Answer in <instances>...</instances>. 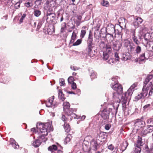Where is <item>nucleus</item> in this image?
Returning a JSON list of instances; mask_svg holds the SVG:
<instances>
[{"instance_id":"nucleus-33","label":"nucleus","mask_w":153,"mask_h":153,"mask_svg":"<svg viewBox=\"0 0 153 153\" xmlns=\"http://www.w3.org/2000/svg\"><path fill=\"white\" fill-rule=\"evenodd\" d=\"M140 61L143 62L146 59V58L145 56V53H142L139 57Z\"/></svg>"},{"instance_id":"nucleus-37","label":"nucleus","mask_w":153,"mask_h":153,"mask_svg":"<svg viewBox=\"0 0 153 153\" xmlns=\"http://www.w3.org/2000/svg\"><path fill=\"white\" fill-rule=\"evenodd\" d=\"M136 53L137 54L139 53L141 51V47L137 45L135 50Z\"/></svg>"},{"instance_id":"nucleus-62","label":"nucleus","mask_w":153,"mask_h":153,"mask_svg":"<svg viewBox=\"0 0 153 153\" xmlns=\"http://www.w3.org/2000/svg\"><path fill=\"white\" fill-rule=\"evenodd\" d=\"M75 23H76V25L77 26H79L81 22L80 21L77 20V21H76V22H75Z\"/></svg>"},{"instance_id":"nucleus-54","label":"nucleus","mask_w":153,"mask_h":153,"mask_svg":"<svg viewBox=\"0 0 153 153\" xmlns=\"http://www.w3.org/2000/svg\"><path fill=\"white\" fill-rule=\"evenodd\" d=\"M133 42L137 45H138L140 44L139 41L138 40L137 38L133 40Z\"/></svg>"},{"instance_id":"nucleus-34","label":"nucleus","mask_w":153,"mask_h":153,"mask_svg":"<svg viewBox=\"0 0 153 153\" xmlns=\"http://www.w3.org/2000/svg\"><path fill=\"white\" fill-rule=\"evenodd\" d=\"M101 4L104 6L108 7L109 6V3L108 1L103 0L101 2Z\"/></svg>"},{"instance_id":"nucleus-48","label":"nucleus","mask_w":153,"mask_h":153,"mask_svg":"<svg viewBox=\"0 0 153 153\" xmlns=\"http://www.w3.org/2000/svg\"><path fill=\"white\" fill-rule=\"evenodd\" d=\"M61 119L65 123H66L67 119L66 117L65 116V115H62Z\"/></svg>"},{"instance_id":"nucleus-35","label":"nucleus","mask_w":153,"mask_h":153,"mask_svg":"<svg viewBox=\"0 0 153 153\" xmlns=\"http://www.w3.org/2000/svg\"><path fill=\"white\" fill-rule=\"evenodd\" d=\"M82 40L81 39H78L75 42H74L73 46H77L81 44Z\"/></svg>"},{"instance_id":"nucleus-17","label":"nucleus","mask_w":153,"mask_h":153,"mask_svg":"<svg viewBox=\"0 0 153 153\" xmlns=\"http://www.w3.org/2000/svg\"><path fill=\"white\" fill-rule=\"evenodd\" d=\"M142 138L141 137L138 136L137 143L134 144V146L136 147H140L142 146Z\"/></svg>"},{"instance_id":"nucleus-28","label":"nucleus","mask_w":153,"mask_h":153,"mask_svg":"<svg viewBox=\"0 0 153 153\" xmlns=\"http://www.w3.org/2000/svg\"><path fill=\"white\" fill-rule=\"evenodd\" d=\"M64 129L65 131L67 132H69L71 130L69 125L67 123H64Z\"/></svg>"},{"instance_id":"nucleus-64","label":"nucleus","mask_w":153,"mask_h":153,"mask_svg":"<svg viewBox=\"0 0 153 153\" xmlns=\"http://www.w3.org/2000/svg\"><path fill=\"white\" fill-rule=\"evenodd\" d=\"M77 19L79 20L78 21H81L82 19V17L81 16H77Z\"/></svg>"},{"instance_id":"nucleus-50","label":"nucleus","mask_w":153,"mask_h":153,"mask_svg":"<svg viewBox=\"0 0 153 153\" xmlns=\"http://www.w3.org/2000/svg\"><path fill=\"white\" fill-rule=\"evenodd\" d=\"M108 148L111 151H113L114 149V146L111 144L109 145L108 147Z\"/></svg>"},{"instance_id":"nucleus-22","label":"nucleus","mask_w":153,"mask_h":153,"mask_svg":"<svg viewBox=\"0 0 153 153\" xmlns=\"http://www.w3.org/2000/svg\"><path fill=\"white\" fill-rule=\"evenodd\" d=\"M33 5L32 1L31 0L27 1L25 4V6L27 7H30Z\"/></svg>"},{"instance_id":"nucleus-3","label":"nucleus","mask_w":153,"mask_h":153,"mask_svg":"<svg viewBox=\"0 0 153 153\" xmlns=\"http://www.w3.org/2000/svg\"><path fill=\"white\" fill-rule=\"evenodd\" d=\"M143 83V90H144V91H146L147 95L148 90H149V96L152 95L153 91V75H148L146 78Z\"/></svg>"},{"instance_id":"nucleus-30","label":"nucleus","mask_w":153,"mask_h":153,"mask_svg":"<svg viewBox=\"0 0 153 153\" xmlns=\"http://www.w3.org/2000/svg\"><path fill=\"white\" fill-rule=\"evenodd\" d=\"M33 14L35 16L38 17L41 15V12L39 10L36 9L34 10Z\"/></svg>"},{"instance_id":"nucleus-58","label":"nucleus","mask_w":153,"mask_h":153,"mask_svg":"<svg viewBox=\"0 0 153 153\" xmlns=\"http://www.w3.org/2000/svg\"><path fill=\"white\" fill-rule=\"evenodd\" d=\"M20 7V3L17 2L15 4V7L16 9H18Z\"/></svg>"},{"instance_id":"nucleus-57","label":"nucleus","mask_w":153,"mask_h":153,"mask_svg":"<svg viewBox=\"0 0 153 153\" xmlns=\"http://www.w3.org/2000/svg\"><path fill=\"white\" fill-rule=\"evenodd\" d=\"M42 25V22H39L37 25V29L39 30L40 28L41 27Z\"/></svg>"},{"instance_id":"nucleus-19","label":"nucleus","mask_w":153,"mask_h":153,"mask_svg":"<svg viewBox=\"0 0 153 153\" xmlns=\"http://www.w3.org/2000/svg\"><path fill=\"white\" fill-rule=\"evenodd\" d=\"M76 36L77 33H76L74 31L72 33L70 40V42L71 43H73L74 42L76 38Z\"/></svg>"},{"instance_id":"nucleus-38","label":"nucleus","mask_w":153,"mask_h":153,"mask_svg":"<svg viewBox=\"0 0 153 153\" xmlns=\"http://www.w3.org/2000/svg\"><path fill=\"white\" fill-rule=\"evenodd\" d=\"M86 31L85 30H82L81 31L80 37L81 38H83L84 37L86 33Z\"/></svg>"},{"instance_id":"nucleus-1","label":"nucleus","mask_w":153,"mask_h":153,"mask_svg":"<svg viewBox=\"0 0 153 153\" xmlns=\"http://www.w3.org/2000/svg\"><path fill=\"white\" fill-rule=\"evenodd\" d=\"M137 85V83H134L131 85L127 91L122 95L120 100V98L121 97L120 94H118L117 92H114L113 94L112 97L113 100L117 102H121L123 105V109L124 111H126V110L124 109V108L125 105L126 103L127 100H130L131 96L134 91V88L136 87Z\"/></svg>"},{"instance_id":"nucleus-60","label":"nucleus","mask_w":153,"mask_h":153,"mask_svg":"<svg viewBox=\"0 0 153 153\" xmlns=\"http://www.w3.org/2000/svg\"><path fill=\"white\" fill-rule=\"evenodd\" d=\"M71 68L72 70L74 71L78 69V68L77 67L74 66H71Z\"/></svg>"},{"instance_id":"nucleus-15","label":"nucleus","mask_w":153,"mask_h":153,"mask_svg":"<svg viewBox=\"0 0 153 153\" xmlns=\"http://www.w3.org/2000/svg\"><path fill=\"white\" fill-rule=\"evenodd\" d=\"M47 16V19L50 20L52 21H53L55 19L56 17L55 14L53 13H48Z\"/></svg>"},{"instance_id":"nucleus-49","label":"nucleus","mask_w":153,"mask_h":153,"mask_svg":"<svg viewBox=\"0 0 153 153\" xmlns=\"http://www.w3.org/2000/svg\"><path fill=\"white\" fill-rule=\"evenodd\" d=\"M74 80V78L72 76H70L68 79V81L70 83H71Z\"/></svg>"},{"instance_id":"nucleus-61","label":"nucleus","mask_w":153,"mask_h":153,"mask_svg":"<svg viewBox=\"0 0 153 153\" xmlns=\"http://www.w3.org/2000/svg\"><path fill=\"white\" fill-rule=\"evenodd\" d=\"M151 105L150 104H147L145 105L144 107L143 108L145 109L148 108Z\"/></svg>"},{"instance_id":"nucleus-59","label":"nucleus","mask_w":153,"mask_h":153,"mask_svg":"<svg viewBox=\"0 0 153 153\" xmlns=\"http://www.w3.org/2000/svg\"><path fill=\"white\" fill-rule=\"evenodd\" d=\"M15 142L16 141H15V140L13 138H10V144H13V143H15Z\"/></svg>"},{"instance_id":"nucleus-52","label":"nucleus","mask_w":153,"mask_h":153,"mask_svg":"<svg viewBox=\"0 0 153 153\" xmlns=\"http://www.w3.org/2000/svg\"><path fill=\"white\" fill-rule=\"evenodd\" d=\"M111 127V125L110 124H106L105 126V129L107 130H109L110 129Z\"/></svg>"},{"instance_id":"nucleus-6","label":"nucleus","mask_w":153,"mask_h":153,"mask_svg":"<svg viewBox=\"0 0 153 153\" xmlns=\"http://www.w3.org/2000/svg\"><path fill=\"white\" fill-rule=\"evenodd\" d=\"M115 37H116L117 36H118L119 37V40L115 41L112 42V46L113 49L117 51H119L121 48L122 46L121 43L120 41L122 40V34L121 33V32L119 31L118 33L117 34V35L115 34Z\"/></svg>"},{"instance_id":"nucleus-39","label":"nucleus","mask_w":153,"mask_h":153,"mask_svg":"<svg viewBox=\"0 0 153 153\" xmlns=\"http://www.w3.org/2000/svg\"><path fill=\"white\" fill-rule=\"evenodd\" d=\"M147 129L148 133L152 132L153 130V126H148Z\"/></svg>"},{"instance_id":"nucleus-47","label":"nucleus","mask_w":153,"mask_h":153,"mask_svg":"<svg viewBox=\"0 0 153 153\" xmlns=\"http://www.w3.org/2000/svg\"><path fill=\"white\" fill-rule=\"evenodd\" d=\"M146 122L148 124H153V118H150L147 120Z\"/></svg>"},{"instance_id":"nucleus-11","label":"nucleus","mask_w":153,"mask_h":153,"mask_svg":"<svg viewBox=\"0 0 153 153\" xmlns=\"http://www.w3.org/2000/svg\"><path fill=\"white\" fill-rule=\"evenodd\" d=\"M109 112L106 109H104L101 114L102 117L105 120L109 118Z\"/></svg>"},{"instance_id":"nucleus-2","label":"nucleus","mask_w":153,"mask_h":153,"mask_svg":"<svg viewBox=\"0 0 153 153\" xmlns=\"http://www.w3.org/2000/svg\"><path fill=\"white\" fill-rule=\"evenodd\" d=\"M36 128L40 131L41 136L39 137V139L45 142L47 139L45 138V136L48 134V132L52 131L53 130L51 124L49 123H45L44 124L42 123H38L36 125Z\"/></svg>"},{"instance_id":"nucleus-27","label":"nucleus","mask_w":153,"mask_h":153,"mask_svg":"<svg viewBox=\"0 0 153 153\" xmlns=\"http://www.w3.org/2000/svg\"><path fill=\"white\" fill-rule=\"evenodd\" d=\"M66 23L65 22H64L62 24L61 27V28L60 32L61 33H63L65 32V30L66 29Z\"/></svg>"},{"instance_id":"nucleus-45","label":"nucleus","mask_w":153,"mask_h":153,"mask_svg":"<svg viewBox=\"0 0 153 153\" xmlns=\"http://www.w3.org/2000/svg\"><path fill=\"white\" fill-rule=\"evenodd\" d=\"M13 147L15 149H18L19 148V146L16 142L15 143H13V144H11Z\"/></svg>"},{"instance_id":"nucleus-25","label":"nucleus","mask_w":153,"mask_h":153,"mask_svg":"<svg viewBox=\"0 0 153 153\" xmlns=\"http://www.w3.org/2000/svg\"><path fill=\"white\" fill-rule=\"evenodd\" d=\"M48 150L52 152H53L55 151L56 150L57 147L55 145H53L50 146L48 148Z\"/></svg>"},{"instance_id":"nucleus-20","label":"nucleus","mask_w":153,"mask_h":153,"mask_svg":"<svg viewBox=\"0 0 153 153\" xmlns=\"http://www.w3.org/2000/svg\"><path fill=\"white\" fill-rule=\"evenodd\" d=\"M63 108L64 111L67 109L70 108V105L69 102H64L63 104Z\"/></svg>"},{"instance_id":"nucleus-56","label":"nucleus","mask_w":153,"mask_h":153,"mask_svg":"<svg viewBox=\"0 0 153 153\" xmlns=\"http://www.w3.org/2000/svg\"><path fill=\"white\" fill-rule=\"evenodd\" d=\"M129 46V51L132 53L134 51V48L133 47L132 45H130Z\"/></svg>"},{"instance_id":"nucleus-8","label":"nucleus","mask_w":153,"mask_h":153,"mask_svg":"<svg viewBox=\"0 0 153 153\" xmlns=\"http://www.w3.org/2000/svg\"><path fill=\"white\" fill-rule=\"evenodd\" d=\"M54 99V96H52L48 99V101L46 103V106L48 107H53L54 108L56 106V104L53 102Z\"/></svg>"},{"instance_id":"nucleus-4","label":"nucleus","mask_w":153,"mask_h":153,"mask_svg":"<svg viewBox=\"0 0 153 153\" xmlns=\"http://www.w3.org/2000/svg\"><path fill=\"white\" fill-rule=\"evenodd\" d=\"M117 78V76H115L111 78V86L118 94H122L123 91V87L121 85L118 83Z\"/></svg>"},{"instance_id":"nucleus-29","label":"nucleus","mask_w":153,"mask_h":153,"mask_svg":"<svg viewBox=\"0 0 153 153\" xmlns=\"http://www.w3.org/2000/svg\"><path fill=\"white\" fill-rule=\"evenodd\" d=\"M123 43V45L126 48L130 45V42L128 39H124Z\"/></svg>"},{"instance_id":"nucleus-7","label":"nucleus","mask_w":153,"mask_h":153,"mask_svg":"<svg viewBox=\"0 0 153 153\" xmlns=\"http://www.w3.org/2000/svg\"><path fill=\"white\" fill-rule=\"evenodd\" d=\"M134 128L137 131L145 126V123L140 119H137L134 122Z\"/></svg>"},{"instance_id":"nucleus-46","label":"nucleus","mask_w":153,"mask_h":153,"mask_svg":"<svg viewBox=\"0 0 153 153\" xmlns=\"http://www.w3.org/2000/svg\"><path fill=\"white\" fill-rule=\"evenodd\" d=\"M26 12H25V13H24V14L22 16L21 18H20V19L19 20V21L20 22V23L22 22L23 19H24L26 17Z\"/></svg>"},{"instance_id":"nucleus-36","label":"nucleus","mask_w":153,"mask_h":153,"mask_svg":"<svg viewBox=\"0 0 153 153\" xmlns=\"http://www.w3.org/2000/svg\"><path fill=\"white\" fill-rule=\"evenodd\" d=\"M141 149L140 147H136L134 148L133 152L132 153H140Z\"/></svg>"},{"instance_id":"nucleus-14","label":"nucleus","mask_w":153,"mask_h":153,"mask_svg":"<svg viewBox=\"0 0 153 153\" xmlns=\"http://www.w3.org/2000/svg\"><path fill=\"white\" fill-rule=\"evenodd\" d=\"M105 134L104 132L100 131L97 132V135L96 137L97 139L98 140H102L105 138Z\"/></svg>"},{"instance_id":"nucleus-40","label":"nucleus","mask_w":153,"mask_h":153,"mask_svg":"<svg viewBox=\"0 0 153 153\" xmlns=\"http://www.w3.org/2000/svg\"><path fill=\"white\" fill-rule=\"evenodd\" d=\"M59 83L61 86H64L65 85V80L63 78L60 79H59Z\"/></svg>"},{"instance_id":"nucleus-26","label":"nucleus","mask_w":153,"mask_h":153,"mask_svg":"<svg viewBox=\"0 0 153 153\" xmlns=\"http://www.w3.org/2000/svg\"><path fill=\"white\" fill-rule=\"evenodd\" d=\"M108 29L112 33H114L116 32V30H115L114 25L112 24H111L108 26Z\"/></svg>"},{"instance_id":"nucleus-63","label":"nucleus","mask_w":153,"mask_h":153,"mask_svg":"<svg viewBox=\"0 0 153 153\" xmlns=\"http://www.w3.org/2000/svg\"><path fill=\"white\" fill-rule=\"evenodd\" d=\"M134 62H139L140 63V62H141V61H140L139 58L135 59L134 60Z\"/></svg>"},{"instance_id":"nucleus-16","label":"nucleus","mask_w":153,"mask_h":153,"mask_svg":"<svg viewBox=\"0 0 153 153\" xmlns=\"http://www.w3.org/2000/svg\"><path fill=\"white\" fill-rule=\"evenodd\" d=\"M42 142V141L39 140V139H37L33 141L32 144L35 147H37L40 145Z\"/></svg>"},{"instance_id":"nucleus-43","label":"nucleus","mask_w":153,"mask_h":153,"mask_svg":"<svg viewBox=\"0 0 153 153\" xmlns=\"http://www.w3.org/2000/svg\"><path fill=\"white\" fill-rule=\"evenodd\" d=\"M71 136L70 135H68L65 138L64 143L65 144H67L68 142H70L71 140V138L70 137Z\"/></svg>"},{"instance_id":"nucleus-31","label":"nucleus","mask_w":153,"mask_h":153,"mask_svg":"<svg viewBox=\"0 0 153 153\" xmlns=\"http://www.w3.org/2000/svg\"><path fill=\"white\" fill-rule=\"evenodd\" d=\"M106 38L108 40L112 41L114 39V36L111 34L108 33L106 34Z\"/></svg>"},{"instance_id":"nucleus-18","label":"nucleus","mask_w":153,"mask_h":153,"mask_svg":"<svg viewBox=\"0 0 153 153\" xmlns=\"http://www.w3.org/2000/svg\"><path fill=\"white\" fill-rule=\"evenodd\" d=\"M92 48H88L87 51L88 53L91 57H93L95 54V51L92 50Z\"/></svg>"},{"instance_id":"nucleus-42","label":"nucleus","mask_w":153,"mask_h":153,"mask_svg":"<svg viewBox=\"0 0 153 153\" xmlns=\"http://www.w3.org/2000/svg\"><path fill=\"white\" fill-rule=\"evenodd\" d=\"M115 60L112 58H110L108 59L106 62L109 64L114 63L115 62Z\"/></svg>"},{"instance_id":"nucleus-12","label":"nucleus","mask_w":153,"mask_h":153,"mask_svg":"<svg viewBox=\"0 0 153 153\" xmlns=\"http://www.w3.org/2000/svg\"><path fill=\"white\" fill-rule=\"evenodd\" d=\"M131 56L129 53L127 52L123 53L122 54L121 59L123 61H126L131 59Z\"/></svg>"},{"instance_id":"nucleus-21","label":"nucleus","mask_w":153,"mask_h":153,"mask_svg":"<svg viewBox=\"0 0 153 153\" xmlns=\"http://www.w3.org/2000/svg\"><path fill=\"white\" fill-rule=\"evenodd\" d=\"M58 97L59 99L62 101H63L65 100V98L64 97V94H63L62 91L61 90H59L58 93Z\"/></svg>"},{"instance_id":"nucleus-10","label":"nucleus","mask_w":153,"mask_h":153,"mask_svg":"<svg viewBox=\"0 0 153 153\" xmlns=\"http://www.w3.org/2000/svg\"><path fill=\"white\" fill-rule=\"evenodd\" d=\"M144 91L143 88L142 93L135 97V99L136 100H138L141 98H143L147 96V93L146 91Z\"/></svg>"},{"instance_id":"nucleus-13","label":"nucleus","mask_w":153,"mask_h":153,"mask_svg":"<svg viewBox=\"0 0 153 153\" xmlns=\"http://www.w3.org/2000/svg\"><path fill=\"white\" fill-rule=\"evenodd\" d=\"M93 41L92 36L90 34H89L87 40L88 48H92V45H93Z\"/></svg>"},{"instance_id":"nucleus-44","label":"nucleus","mask_w":153,"mask_h":153,"mask_svg":"<svg viewBox=\"0 0 153 153\" xmlns=\"http://www.w3.org/2000/svg\"><path fill=\"white\" fill-rule=\"evenodd\" d=\"M147 129L143 130L141 132V134L142 136H145L146 134L148 133Z\"/></svg>"},{"instance_id":"nucleus-24","label":"nucleus","mask_w":153,"mask_h":153,"mask_svg":"<svg viewBox=\"0 0 153 153\" xmlns=\"http://www.w3.org/2000/svg\"><path fill=\"white\" fill-rule=\"evenodd\" d=\"M91 79L96 78L97 74L93 70H91L89 71Z\"/></svg>"},{"instance_id":"nucleus-32","label":"nucleus","mask_w":153,"mask_h":153,"mask_svg":"<svg viewBox=\"0 0 153 153\" xmlns=\"http://www.w3.org/2000/svg\"><path fill=\"white\" fill-rule=\"evenodd\" d=\"M74 110L72 108H70L65 111L64 112L66 113L68 116H71L73 113Z\"/></svg>"},{"instance_id":"nucleus-53","label":"nucleus","mask_w":153,"mask_h":153,"mask_svg":"<svg viewBox=\"0 0 153 153\" xmlns=\"http://www.w3.org/2000/svg\"><path fill=\"white\" fill-rule=\"evenodd\" d=\"M70 116H71V118L72 119H78V118L77 117V116L73 112Z\"/></svg>"},{"instance_id":"nucleus-55","label":"nucleus","mask_w":153,"mask_h":153,"mask_svg":"<svg viewBox=\"0 0 153 153\" xmlns=\"http://www.w3.org/2000/svg\"><path fill=\"white\" fill-rule=\"evenodd\" d=\"M71 88L72 89H75L76 88V85L75 83L73 82L71 85Z\"/></svg>"},{"instance_id":"nucleus-51","label":"nucleus","mask_w":153,"mask_h":153,"mask_svg":"<svg viewBox=\"0 0 153 153\" xmlns=\"http://www.w3.org/2000/svg\"><path fill=\"white\" fill-rule=\"evenodd\" d=\"M131 34L132 36H133L135 35V29H131L130 31Z\"/></svg>"},{"instance_id":"nucleus-23","label":"nucleus","mask_w":153,"mask_h":153,"mask_svg":"<svg viewBox=\"0 0 153 153\" xmlns=\"http://www.w3.org/2000/svg\"><path fill=\"white\" fill-rule=\"evenodd\" d=\"M128 145V143L127 141H125L123 143L121 149V150L122 151V152H123L126 149Z\"/></svg>"},{"instance_id":"nucleus-5","label":"nucleus","mask_w":153,"mask_h":153,"mask_svg":"<svg viewBox=\"0 0 153 153\" xmlns=\"http://www.w3.org/2000/svg\"><path fill=\"white\" fill-rule=\"evenodd\" d=\"M102 45H104L103 48L102 59L104 60L106 62L109 58V55L111 53L112 49L110 45H105L103 42H101L100 46H101Z\"/></svg>"},{"instance_id":"nucleus-41","label":"nucleus","mask_w":153,"mask_h":153,"mask_svg":"<svg viewBox=\"0 0 153 153\" xmlns=\"http://www.w3.org/2000/svg\"><path fill=\"white\" fill-rule=\"evenodd\" d=\"M115 61H119L120 58L118 55V54L117 52H115L114 53Z\"/></svg>"},{"instance_id":"nucleus-9","label":"nucleus","mask_w":153,"mask_h":153,"mask_svg":"<svg viewBox=\"0 0 153 153\" xmlns=\"http://www.w3.org/2000/svg\"><path fill=\"white\" fill-rule=\"evenodd\" d=\"M143 21V20L141 18L137 16H135L134 18L133 25L135 28L137 27L139 25L141 24Z\"/></svg>"}]
</instances>
